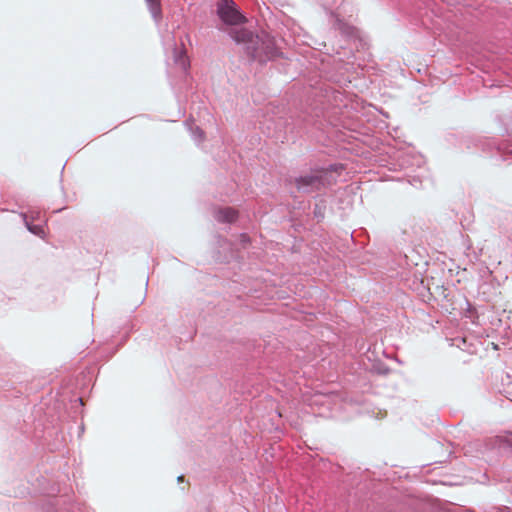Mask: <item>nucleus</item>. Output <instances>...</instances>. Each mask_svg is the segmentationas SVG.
Here are the masks:
<instances>
[{
	"label": "nucleus",
	"mask_w": 512,
	"mask_h": 512,
	"mask_svg": "<svg viewBox=\"0 0 512 512\" xmlns=\"http://www.w3.org/2000/svg\"><path fill=\"white\" fill-rule=\"evenodd\" d=\"M217 15L221 20L218 29L224 30L232 27H240L239 25L245 21L244 16L236 9L232 0H220L217 4Z\"/></svg>",
	"instance_id": "nucleus-3"
},
{
	"label": "nucleus",
	"mask_w": 512,
	"mask_h": 512,
	"mask_svg": "<svg viewBox=\"0 0 512 512\" xmlns=\"http://www.w3.org/2000/svg\"><path fill=\"white\" fill-rule=\"evenodd\" d=\"M153 19L158 23L162 17L159 0H145Z\"/></svg>",
	"instance_id": "nucleus-7"
},
{
	"label": "nucleus",
	"mask_w": 512,
	"mask_h": 512,
	"mask_svg": "<svg viewBox=\"0 0 512 512\" xmlns=\"http://www.w3.org/2000/svg\"><path fill=\"white\" fill-rule=\"evenodd\" d=\"M173 46H174V48H173V57H174L175 63L183 71H187V69H188L190 64H189V60L185 56V51H183L182 49H178L175 43L173 44Z\"/></svg>",
	"instance_id": "nucleus-6"
},
{
	"label": "nucleus",
	"mask_w": 512,
	"mask_h": 512,
	"mask_svg": "<svg viewBox=\"0 0 512 512\" xmlns=\"http://www.w3.org/2000/svg\"><path fill=\"white\" fill-rule=\"evenodd\" d=\"M332 182L331 173L325 168L313 169L295 179L297 189L303 193L320 191Z\"/></svg>",
	"instance_id": "nucleus-2"
},
{
	"label": "nucleus",
	"mask_w": 512,
	"mask_h": 512,
	"mask_svg": "<svg viewBox=\"0 0 512 512\" xmlns=\"http://www.w3.org/2000/svg\"><path fill=\"white\" fill-rule=\"evenodd\" d=\"M183 478H184V476H182V475H181V476H179V477H178V481H179V482H180V481H182V480H183Z\"/></svg>",
	"instance_id": "nucleus-12"
},
{
	"label": "nucleus",
	"mask_w": 512,
	"mask_h": 512,
	"mask_svg": "<svg viewBox=\"0 0 512 512\" xmlns=\"http://www.w3.org/2000/svg\"><path fill=\"white\" fill-rule=\"evenodd\" d=\"M21 216L23 217V220H24V223H25V226L26 228L34 235L36 236H39V237H43L44 235V229L42 227V225L40 224H37V225H33L31 224V222L28 221V217H27V214L25 213H21Z\"/></svg>",
	"instance_id": "nucleus-8"
},
{
	"label": "nucleus",
	"mask_w": 512,
	"mask_h": 512,
	"mask_svg": "<svg viewBox=\"0 0 512 512\" xmlns=\"http://www.w3.org/2000/svg\"><path fill=\"white\" fill-rule=\"evenodd\" d=\"M186 125L190 130L191 136L194 139V141L200 143L204 139L203 131L198 126L193 127L192 124L188 122H186Z\"/></svg>",
	"instance_id": "nucleus-9"
},
{
	"label": "nucleus",
	"mask_w": 512,
	"mask_h": 512,
	"mask_svg": "<svg viewBox=\"0 0 512 512\" xmlns=\"http://www.w3.org/2000/svg\"><path fill=\"white\" fill-rule=\"evenodd\" d=\"M221 32L226 33L244 53L253 61L266 63L279 55L275 39L267 32L254 33L243 27H232Z\"/></svg>",
	"instance_id": "nucleus-1"
},
{
	"label": "nucleus",
	"mask_w": 512,
	"mask_h": 512,
	"mask_svg": "<svg viewBox=\"0 0 512 512\" xmlns=\"http://www.w3.org/2000/svg\"><path fill=\"white\" fill-rule=\"evenodd\" d=\"M506 378H507V382H505V380H504V379H502L503 384H504V385H507L508 387H511V388H512V374L507 373V374H506Z\"/></svg>",
	"instance_id": "nucleus-10"
},
{
	"label": "nucleus",
	"mask_w": 512,
	"mask_h": 512,
	"mask_svg": "<svg viewBox=\"0 0 512 512\" xmlns=\"http://www.w3.org/2000/svg\"><path fill=\"white\" fill-rule=\"evenodd\" d=\"M332 26L339 30L346 37H353L355 34L354 27L343 22L337 15L332 14Z\"/></svg>",
	"instance_id": "nucleus-5"
},
{
	"label": "nucleus",
	"mask_w": 512,
	"mask_h": 512,
	"mask_svg": "<svg viewBox=\"0 0 512 512\" xmlns=\"http://www.w3.org/2000/svg\"><path fill=\"white\" fill-rule=\"evenodd\" d=\"M213 217L219 223H233L238 213L232 207H216L213 209Z\"/></svg>",
	"instance_id": "nucleus-4"
},
{
	"label": "nucleus",
	"mask_w": 512,
	"mask_h": 512,
	"mask_svg": "<svg viewBox=\"0 0 512 512\" xmlns=\"http://www.w3.org/2000/svg\"><path fill=\"white\" fill-rule=\"evenodd\" d=\"M241 238H242V241H243V242L248 241V236H247V235H245V234L241 235Z\"/></svg>",
	"instance_id": "nucleus-11"
}]
</instances>
